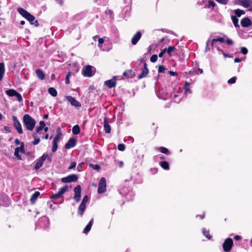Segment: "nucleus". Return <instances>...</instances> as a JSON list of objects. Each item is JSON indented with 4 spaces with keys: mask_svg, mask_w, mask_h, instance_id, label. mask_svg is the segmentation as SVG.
<instances>
[{
    "mask_svg": "<svg viewBox=\"0 0 252 252\" xmlns=\"http://www.w3.org/2000/svg\"><path fill=\"white\" fill-rule=\"evenodd\" d=\"M195 72H196V74L199 75V74H202V73L203 72V69H201V68H198V69L196 70Z\"/></svg>",
    "mask_w": 252,
    "mask_h": 252,
    "instance_id": "obj_56",
    "label": "nucleus"
},
{
    "mask_svg": "<svg viewBox=\"0 0 252 252\" xmlns=\"http://www.w3.org/2000/svg\"><path fill=\"white\" fill-rule=\"evenodd\" d=\"M242 239V237L241 236L236 235L234 237V239L235 241H240Z\"/></svg>",
    "mask_w": 252,
    "mask_h": 252,
    "instance_id": "obj_53",
    "label": "nucleus"
},
{
    "mask_svg": "<svg viewBox=\"0 0 252 252\" xmlns=\"http://www.w3.org/2000/svg\"><path fill=\"white\" fill-rule=\"evenodd\" d=\"M231 19L233 23V24L235 27H239V25L238 24L239 20L237 18L236 16H232Z\"/></svg>",
    "mask_w": 252,
    "mask_h": 252,
    "instance_id": "obj_31",
    "label": "nucleus"
},
{
    "mask_svg": "<svg viewBox=\"0 0 252 252\" xmlns=\"http://www.w3.org/2000/svg\"><path fill=\"white\" fill-rule=\"evenodd\" d=\"M88 200H89V197L87 195H86L84 196L81 204H83L84 205H86V203L88 201Z\"/></svg>",
    "mask_w": 252,
    "mask_h": 252,
    "instance_id": "obj_44",
    "label": "nucleus"
},
{
    "mask_svg": "<svg viewBox=\"0 0 252 252\" xmlns=\"http://www.w3.org/2000/svg\"><path fill=\"white\" fill-rule=\"evenodd\" d=\"M26 19L29 21L31 25H33L36 27H38L39 26L38 21L35 20V17L30 13L28 15Z\"/></svg>",
    "mask_w": 252,
    "mask_h": 252,
    "instance_id": "obj_15",
    "label": "nucleus"
},
{
    "mask_svg": "<svg viewBox=\"0 0 252 252\" xmlns=\"http://www.w3.org/2000/svg\"><path fill=\"white\" fill-rule=\"evenodd\" d=\"M5 131H6L7 132L9 133L11 132L10 128L8 126H4L3 127Z\"/></svg>",
    "mask_w": 252,
    "mask_h": 252,
    "instance_id": "obj_58",
    "label": "nucleus"
},
{
    "mask_svg": "<svg viewBox=\"0 0 252 252\" xmlns=\"http://www.w3.org/2000/svg\"><path fill=\"white\" fill-rule=\"evenodd\" d=\"M159 165L164 170H168L169 169V163L166 161H160Z\"/></svg>",
    "mask_w": 252,
    "mask_h": 252,
    "instance_id": "obj_26",
    "label": "nucleus"
},
{
    "mask_svg": "<svg viewBox=\"0 0 252 252\" xmlns=\"http://www.w3.org/2000/svg\"><path fill=\"white\" fill-rule=\"evenodd\" d=\"M86 205L80 204L78 207V214L82 217L85 211Z\"/></svg>",
    "mask_w": 252,
    "mask_h": 252,
    "instance_id": "obj_24",
    "label": "nucleus"
},
{
    "mask_svg": "<svg viewBox=\"0 0 252 252\" xmlns=\"http://www.w3.org/2000/svg\"><path fill=\"white\" fill-rule=\"evenodd\" d=\"M83 75L85 77H90L94 75L93 72V67L91 65H88L83 69Z\"/></svg>",
    "mask_w": 252,
    "mask_h": 252,
    "instance_id": "obj_10",
    "label": "nucleus"
},
{
    "mask_svg": "<svg viewBox=\"0 0 252 252\" xmlns=\"http://www.w3.org/2000/svg\"><path fill=\"white\" fill-rule=\"evenodd\" d=\"M89 166H91V167H92L94 170H95L97 171L99 170L100 169V166L97 164H93L90 163L89 164Z\"/></svg>",
    "mask_w": 252,
    "mask_h": 252,
    "instance_id": "obj_42",
    "label": "nucleus"
},
{
    "mask_svg": "<svg viewBox=\"0 0 252 252\" xmlns=\"http://www.w3.org/2000/svg\"><path fill=\"white\" fill-rule=\"evenodd\" d=\"M158 60V56L157 55H153L150 58V61L152 63L156 62Z\"/></svg>",
    "mask_w": 252,
    "mask_h": 252,
    "instance_id": "obj_46",
    "label": "nucleus"
},
{
    "mask_svg": "<svg viewBox=\"0 0 252 252\" xmlns=\"http://www.w3.org/2000/svg\"><path fill=\"white\" fill-rule=\"evenodd\" d=\"M43 129V128H42V127H41L39 126H37L36 128V132H35V133H36V134L37 135V133H39V132L40 131H41Z\"/></svg>",
    "mask_w": 252,
    "mask_h": 252,
    "instance_id": "obj_57",
    "label": "nucleus"
},
{
    "mask_svg": "<svg viewBox=\"0 0 252 252\" xmlns=\"http://www.w3.org/2000/svg\"><path fill=\"white\" fill-rule=\"evenodd\" d=\"M140 61L141 62L143 63L144 64L143 67L142 68L141 73L137 76V78L138 79H141L142 78L146 77L148 74L149 73V69L147 67L145 61L143 59H141Z\"/></svg>",
    "mask_w": 252,
    "mask_h": 252,
    "instance_id": "obj_5",
    "label": "nucleus"
},
{
    "mask_svg": "<svg viewBox=\"0 0 252 252\" xmlns=\"http://www.w3.org/2000/svg\"><path fill=\"white\" fill-rule=\"evenodd\" d=\"M223 56L225 58L228 57V58H232L233 56L232 55L227 54H223Z\"/></svg>",
    "mask_w": 252,
    "mask_h": 252,
    "instance_id": "obj_63",
    "label": "nucleus"
},
{
    "mask_svg": "<svg viewBox=\"0 0 252 252\" xmlns=\"http://www.w3.org/2000/svg\"><path fill=\"white\" fill-rule=\"evenodd\" d=\"M18 12L25 19L30 14L27 10L22 7H18L17 9Z\"/></svg>",
    "mask_w": 252,
    "mask_h": 252,
    "instance_id": "obj_21",
    "label": "nucleus"
},
{
    "mask_svg": "<svg viewBox=\"0 0 252 252\" xmlns=\"http://www.w3.org/2000/svg\"><path fill=\"white\" fill-rule=\"evenodd\" d=\"M150 171L152 174H156V173H157V172L158 171V169L156 167L152 168L151 169Z\"/></svg>",
    "mask_w": 252,
    "mask_h": 252,
    "instance_id": "obj_51",
    "label": "nucleus"
},
{
    "mask_svg": "<svg viewBox=\"0 0 252 252\" xmlns=\"http://www.w3.org/2000/svg\"><path fill=\"white\" fill-rule=\"evenodd\" d=\"M218 2L222 4H227V0H216Z\"/></svg>",
    "mask_w": 252,
    "mask_h": 252,
    "instance_id": "obj_54",
    "label": "nucleus"
},
{
    "mask_svg": "<svg viewBox=\"0 0 252 252\" xmlns=\"http://www.w3.org/2000/svg\"><path fill=\"white\" fill-rule=\"evenodd\" d=\"M62 135V132L59 130L58 131L57 134L54 138L53 141H57V142H58Z\"/></svg>",
    "mask_w": 252,
    "mask_h": 252,
    "instance_id": "obj_39",
    "label": "nucleus"
},
{
    "mask_svg": "<svg viewBox=\"0 0 252 252\" xmlns=\"http://www.w3.org/2000/svg\"><path fill=\"white\" fill-rule=\"evenodd\" d=\"M131 73H132V70L129 69V70H127L124 71L123 75L124 76H125L126 77H129L131 75Z\"/></svg>",
    "mask_w": 252,
    "mask_h": 252,
    "instance_id": "obj_40",
    "label": "nucleus"
},
{
    "mask_svg": "<svg viewBox=\"0 0 252 252\" xmlns=\"http://www.w3.org/2000/svg\"><path fill=\"white\" fill-rule=\"evenodd\" d=\"M21 150V152H24V143H21L20 147H16L14 151V156L17 158L18 159H21V156L19 155V152Z\"/></svg>",
    "mask_w": 252,
    "mask_h": 252,
    "instance_id": "obj_14",
    "label": "nucleus"
},
{
    "mask_svg": "<svg viewBox=\"0 0 252 252\" xmlns=\"http://www.w3.org/2000/svg\"><path fill=\"white\" fill-rule=\"evenodd\" d=\"M169 73L172 76H177L178 75V73L177 72L172 71H169Z\"/></svg>",
    "mask_w": 252,
    "mask_h": 252,
    "instance_id": "obj_61",
    "label": "nucleus"
},
{
    "mask_svg": "<svg viewBox=\"0 0 252 252\" xmlns=\"http://www.w3.org/2000/svg\"><path fill=\"white\" fill-rule=\"evenodd\" d=\"M98 41L99 44H101L104 43V40L103 38H100L98 39Z\"/></svg>",
    "mask_w": 252,
    "mask_h": 252,
    "instance_id": "obj_64",
    "label": "nucleus"
},
{
    "mask_svg": "<svg viewBox=\"0 0 252 252\" xmlns=\"http://www.w3.org/2000/svg\"><path fill=\"white\" fill-rule=\"evenodd\" d=\"M225 42L227 43L228 45H232L233 44L232 40L229 39H227L226 40H225Z\"/></svg>",
    "mask_w": 252,
    "mask_h": 252,
    "instance_id": "obj_59",
    "label": "nucleus"
},
{
    "mask_svg": "<svg viewBox=\"0 0 252 252\" xmlns=\"http://www.w3.org/2000/svg\"><path fill=\"white\" fill-rule=\"evenodd\" d=\"M94 223V219H92L89 223L86 225L83 230V233L87 234L91 229L92 226Z\"/></svg>",
    "mask_w": 252,
    "mask_h": 252,
    "instance_id": "obj_20",
    "label": "nucleus"
},
{
    "mask_svg": "<svg viewBox=\"0 0 252 252\" xmlns=\"http://www.w3.org/2000/svg\"><path fill=\"white\" fill-rule=\"evenodd\" d=\"M236 77H233L231 78L230 79H229L228 80V83L229 84H234L236 82Z\"/></svg>",
    "mask_w": 252,
    "mask_h": 252,
    "instance_id": "obj_49",
    "label": "nucleus"
},
{
    "mask_svg": "<svg viewBox=\"0 0 252 252\" xmlns=\"http://www.w3.org/2000/svg\"><path fill=\"white\" fill-rule=\"evenodd\" d=\"M72 133L74 135H77L80 132V128L78 125H75L73 126L72 129Z\"/></svg>",
    "mask_w": 252,
    "mask_h": 252,
    "instance_id": "obj_27",
    "label": "nucleus"
},
{
    "mask_svg": "<svg viewBox=\"0 0 252 252\" xmlns=\"http://www.w3.org/2000/svg\"><path fill=\"white\" fill-rule=\"evenodd\" d=\"M74 195L73 197L74 199L76 202L80 201L81 199V187L80 185H77L74 188Z\"/></svg>",
    "mask_w": 252,
    "mask_h": 252,
    "instance_id": "obj_8",
    "label": "nucleus"
},
{
    "mask_svg": "<svg viewBox=\"0 0 252 252\" xmlns=\"http://www.w3.org/2000/svg\"><path fill=\"white\" fill-rule=\"evenodd\" d=\"M14 96H16L17 97V100L19 102H21L23 100V98L21 95V94L17 92Z\"/></svg>",
    "mask_w": 252,
    "mask_h": 252,
    "instance_id": "obj_43",
    "label": "nucleus"
},
{
    "mask_svg": "<svg viewBox=\"0 0 252 252\" xmlns=\"http://www.w3.org/2000/svg\"><path fill=\"white\" fill-rule=\"evenodd\" d=\"M39 124H40L39 126H40L42 128H43L45 126V123L44 121H40L39 123Z\"/></svg>",
    "mask_w": 252,
    "mask_h": 252,
    "instance_id": "obj_60",
    "label": "nucleus"
},
{
    "mask_svg": "<svg viewBox=\"0 0 252 252\" xmlns=\"http://www.w3.org/2000/svg\"><path fill=\"white\" fill-rule=\"evenodd\" d=\"M46 159L49 161L51 160V158L49 157L47 154H43L42 156L37 160L34 166V169L36 170L39 169L42 166L44 161Z\"/></svg>",
    "mask_w": 252,
    "mask_h": 252,
    "instance_id": "obj_2",
    "label": "nucleus"
},
{
    "mask_svg": "<svg viewBox=\"0 0 252 252\" xmlns=\"http://www.w3.org/2000/svg\"><path fill=\"white\" fill-rule=\"evenodd\" d=\"M68 189L67 185H65L64 187L60 189L58 192L53 194L51 196V199L52 200H56L61 197L66 191H67Z\"/></svg>",
    "mask_w": 252,
    "mask_h": 252,
    "instance_id": "obj_6",
    "label": "nucleus"
},
{
    "mask_svg": "<svg viewBox=\"0 0 252 252\" xmlns=\"http://www.w3.org/2000/svg\"><path fill=\"white\" fill-rule=\"evenodd\" d=\"M241 2L244 7L248 8L250 6L251 1L250 0H243Z\"/></svg>",
    "mask_w": 252,
    "mask_h": 252,
    "instance_id": "obj_32",
    "label": "nucleus"
},
{
    "mask_svg": "<svg viewBox=\"0 0 252 252\" xmlns=\"http://www.w3.org/2000/svg\"><path fill=\"white\" fill-rule=\"evenodd\" d=\"M71 71L67 72L66 77H65V83L66 84H70L69 77L71 76Z\"/></svg>",
    "mask_w": 252,
    "mask_h": 252,
    "instance_id": "obj_38",
    "label": "nucleus"
},
{
    "mask_svg": "<svg viewBox=\"0 0 252 252\" xmlns=\"http://www.w3.org/2000/svg\"><path fill=\"white\" fill-rule=\"evenodd\" d=\"M157 150L165 154L169 155V150L164 147H160L157 148Z\"/></svg>",
    "mask_w": 252,
    "mask_h": 252,
    "instance_id": "obj_28",
    "label": "nucleus"
},
{
    "mask_svg": "<svg viewBox=\"0 0 252 252\" xmlns=\"http://www.w3.org/2000/svg\"><path fill=\"white\" fill-rule=\"evenodd\" d=\"M17 91L14 89H9L5 91L6 94L9 96H14Z\"/></svg>",
    "mask_w": 252,
    "mask_h": 252,
    "instance_id": "obj_29",
    "label": "nucleus"
},
{
    "mask_svg": "<svg viewBox=\"0 0 252 252\" xmlns=\"http://www.w3.org/2000/svg\"><path fill=\"white\" fill-rule=\"evenodd\" d=\"M40 193L38 191H35L31 196L30 198V202L31 204H33L36 201L38 197L40 196Z\"/></svg>",
    "mask_w": 252,
    "mask_h": 252,
    "instance_id": "obj_19",
    "label": "nucleus"
},
{
    "mask_svg": "<svg viewBox=\"0 0 252 252\" xmlns=\"http://www.w3.org/2000/svg\"><path fill=\"white\" fill-rule=\"evenodd\" d=\"M58 149V142L55 141H53V146L52 148V151L53 153H55L57 151Z\"/></svg>",
    "mask_w": 252,
    "mask_h": 252,
    "instance_id": "obj_37",
    "label": "nucleus"
},
{
    "mask_svg": "<svg viewBox=\"0 0 252 252\" xmlns=\"http://www.w3.org/2000/svg\"><path fill=\"white\" fill-rule=\"evenodd\" d=\"M219 41L221 43H224L225 41V40L224 38L221 37H219L217 38L213 39L212 42V45L215 42Z\"/></svg>",
    "mask_w": 252,
    "mask_h": 252,
    "instance_id": "obj_35",
    "label": "nucleus"
},
{
    "mask_svg": "<svg viewBox=\"0 0 252 252\" xmlns=\"http://www.w3.org/2000/svg\"><path fill=\"white\" fill-rule=\"evenodd\" d=\"M215 5H216V4L213 1L210 0L209 1V7L211 6L213 8H214L215 6Z\"/></svg>",
    "mask_w": 252,
    "mask_h": 252,
    "instance_id": "obj_55",
    "label": "nucleus"
},
{
    "mask_svg": "<svg viewBox=\"0 0 252 252\" xmlns=\"http://www.w3.org/2000/svg\"><path fill=\"white\" fill-rule=\"evenodd\" d=\"M78 179V177L76 174H70L66 177H63L61 179L63 183H70L77 182Z\"/></svg>",
    "mask_w": 252,
    "mask_h": 252,
    "instance_id": "obj_7",
    "label": "nucleus"
},
{
    "mask_svg": "<svg viewBox=\"0 0 252 252\" xmlns=\"http://www.w3.org/2000/svg\"><path fill=\"white\" fill-rule=\"evenodd\" d=\"M66 98L70 102L71 105L76 107H80L81 106V103L72 96H67Z\"/></svg>",
    "mask_w": 252,
    "mask_h": 252,
    "instance_id": "obj_11",
    "label": "nucleus"
},
{
    "mask_svg": "<svg viewBox=\"0 0 252 252\" xmlns=\"http://www.w3.org/2000/svg\"><path fill=\"white\" fill-rule=\"evenodd\" d=\"M233 246V241L230 238H226L223 242L222 247L225 252H229Z\"/></svg>",
    "mask_w": 252,
    "mask_h": 252,
    "instance_id": "obj_3",
    "label": "nucleus"
},
{
    "mask_svg": "<svg viewBox=\"0 0 252 252\" xmlns=\"http://www.w3.org/2000/svg\"><path fill=\"white\" fill-rule=\"evenodd\" d=\"M106 190V181L104 177H102L98 183L97 192L101 194L105 192Z\"/></svg>",
    "mask_w": 252,
    "mask_h": 252,
    "instance_id": "obj_4",
    "label": "nucleus"
},
{
    "mask_svg": "<svg viewBox=\"0 0 252 252\" xmlns=\"http://www.w3.org/2000/svg\"><path fill=\"white\" fill-rule=\"evenodd\" d=\"M23 123L27 129L32 131L35 126L36 122L30 115L25 114L23 117Z\"/></svg>",
    "mask_w": 252,
    "mask_h": 252,
    "instance_id": "obj_1",
    "label": "nucleus"
},
{
    "mask_svg": "<svg viewBox=\"0 0 252 252\" xmlns=\"http://www.w3.org/2000/svg\"><path fill=\"white\" fill-rule=\"evenodd\" d=\"M126 149V146L124 144H119L118 146V149L120 151H124Z\"/></svg>",
    "mask_w": 252,
    "mask_h": 252,
    "instance_id": "obj_45",
    "label": "nucleus"
},
{
    "mask_svg": "<svg viewBox=\"0 0 252 252\" xmlns=\"http://www.w3.org/2000/svg\"><path fill=\"white\" fill-rule=\"evenodd\" d=\"M241 24L243 27H249L252 25V22L249 18L245 17L241 20Z\"/></svg>",
    "mask_w": 252,
    "mask_h": 252,
    "instance_id": "obj_18",
    "label": "nucleus"
},
{
    "mask_svg": "<svg viewBox=\"0 0 252 252\" xmlns=\"http://www.w3.org/2000/svg\"><path fill=\"white\" fill-rule=\"evenodd\" d=\"M190 84L189 82H186L185 84L184 85V89L186 92H189L191 93V91L189 89Z\"/></svg>",
    "mask_w": 252,
    "mask_h": 252,
    "instance_id": "obj_41",
    "label": "nucleus"
},
{
    "mask_svg": "<svg viewBox=\"0 0 252 252\" xmlns=\"http://www.w3.org/2000/svg\"><path fill=\"white\" fill-rule=\"evenodd\" d=\"M77 142V140L73 137L70 138L67 142L65 144L64 147L66 149H70L73 147H74Z\"/></svg>",
    "mask_w": 252,
    "mask_h": 252,
    "instance_id": "obj_13",
    "label": "nucleus"
},
{
    "mask_svg": "<svg viewBox=\"0 0 252 252\" xmlns=\"http://www.w3.org/2000/svg\"><path fill=\"white\" fill-rule=\"evenodd\" d=\"M48 92L53 96L55 97L57 95V92L54 88H49L48 89Z\"/></svg>",
    "mask_w": 252,
    "mask_h": 252,
    "instance_id": "obj_30",
    "label": "nucleus"
},
{
    "mask_svg": "<svg viewBox=\"0 0 252 252\" xmlns=\"http://www.w3.org/2000/svg\"><path fill=\"white\" fill-rule=\"evenodd\" d=\"M241 52L244 55H246L248 53V49L245 47H242Z\"/></svg>",
    "mask_w": 252,
    "mask_h": 252,
    "instance_id": "obj_50",
    "label": "nucleus"
},
{
    "mask_svg": "<svg viewBox=\"0 0 252 252\" xmlns=\"http://www.w3.org/2000/svg\"><path fill=\"white\" fill-rule=\"evenodd\" d=\"M5 72L4 64L0 63V81L2 80Z\"/></svg>",
    "mask_w": 252,
    "mask_h": 252,
    "instance_id": "obj_22",
    "label": "nucleus"
},
{
    "mask_svg": "<svg viewBox=\"0 0 252 252\" xmlns=\"http://www.w3.org/2000/svg\"><path fill=\"white\" fill-rule=\"evenodd\" d=\"M166 68L163 65H159L158 68V72L159 73L163 72L165 70H166Z\"/></svg>",
    "mask_w": 252,
    "mask_h": 252,
    "instance_id": "obj_47",
    "label": "nucleus"
},
{
    "mask_svg": "<svg viewBox=\"0 0 252 252\" xmlns=\"http://www.w3.org/2000/svg\"><path fill=\"white\" fill-rule=\"evenodd\" d=\"M104 128L106 133H110L111 131V126L109 125L108 119L105 117L104 119Z\"/></svg>",
    "mask_w": 252,
    "mask_h": 252,
    "instance_id": "obj_16",
    "label": "nucleus"
},
{
    "mask_svg": "<svg viewBox=\"0 0 252 252\" xmlns=\"http://www.w3.org/2000/svg\"><path fill=\"white\" fill-rule=\"evenodd\" d=\"M166 51V48H164V49L162 50L161 51V52L159 53L158 57L159 58H161L163 56V55H164V54L165 53Z\"/></svg>",
    "mask_w": 252,
    "mask_h": 252,
    "instance_id": "obj_52",
    "label": "nucleus"
},
{
    "mask_svg": "<svg viewBox=\"0 0 252 252\" xmlns=\"http://www.w3.org/2000/svg\"><path fill=\"white\" fill-rule=\"evenodd\" d=\"M141 37V33L140 32H137L133 36L131 39V43L133 45L137 44Z\"/></svg>",
    "mask_w": 252,
    "mask_h": 252,
    "instance_id": "obj_17",
    "label": "nucleus"
},
{
    "mask_svg": "<svg viewBox=\"0 0 252 252\" xmlns=\"http://www.w3.org/2000/svg\"><path fill=\"white\" fill-rule=\"evenodd\" d=\"M55 1L57 3H58L61 6H62L63 3V0H55Z\"/></svg>",
    "mask_w": 252,
    "mask_h": 252,
    "instance_id": "obj_62",
    "label": "nucleus"
},
{
    "mask_svg": "<svg viewBox=\"0 0 252 252\" xmlns=\"http://www.w3.org/2000/svg\"><path fill=\"white\" fill-rule=\"evenodd\" d=\"M116 78V76H114L112 79L105 81L104 82V84L109 88H112L115 87L117 84Z\"/></svg>",
    "mask_w": 252,
    "mask_h": 252,
    "instance_id": "obj_12",
    "label": "nucleus"
},
{
    "mask_svg": "<svg viewBox=\"0 0 252 252\" xmlns=\"http://www.w3.org/2000/svg\"><path fill=\"white\" fill-rule=\"evenodd\" d=\"M12 119L13 121V125L15 129L17 130L19 134H22L23 133V131L22 128V126L17 118L16 116L13 115Z\"/></svg>",
    "mask_w": 252,
    "mask_h": 252,
    "instance_id": "obj_9",
    "label": "nucleus"
},
{
    "mask_svg": "<svg viewBox=\"0 0 252 252\" xmlns=\"http://www.w3.org/2000/svg\"><path fill=\"white\" fill-rule=\"evenodd\" d=\"M234 12L235 13V16L238 17H240L242 15L245 14L244 11L243 10H241L240 9H237L235 10Z\"/></svg>",
    "mask_w": 252,
    "mask_h": 252,
    "instance_id": "obj_33",
    "label": "nucleus"
},
{
    "mask_svg": "<svg viewBox=\"0 0 252 252\" xmlns=\"http://www.w3.org/2000/svg\"><path fill=\"white\" fill-rule=\"evenodd\" d=\"M203 233L205 237L208 239H211L212 238V236L210 234L209 230H206V229H203Z\"/></svg>",
    "mask_w": 252,
    "mask_h": 252,
    "instance_id": "obj_34",
    "label": "nucleus"
},
{
    "mask_svg": "<svg viewBox=\"0 0 252 252\" xmlns=\"http://www.w3.org/2000/svg\"><path fill=\"white\" fill-rule=\"evenodd\" d=\"M36 74L37 77L40 80H43L45 78V75L43 71L40 69L35 70Z\"/></svg>",
    "mask_w": 252,
    "mask_h": 252,
    "instance_id": "obj_23",
    "label": "nucleus"
},
{
    "mask_svg": "<svg viewBox=\"0 0 252 252\" xmlns=\"http://www.w3.org/2000/svg\"><path fill=\"white\" fill-rule=\"evenodd\" d=\"M32 137L34 139V140L32 142V144L33 145H36L39 144V143L40 141V139L38 137L37 135L36 134V133H33L32 134Z\"/></svg>",
    "mask_w": 252,
    "mask_h": 252,
    "instance_id": "obj_25",
    "label": "nucleus"
},
{
    "mask_svg": "<svg viewBox=\"0 0 252 252\" xmlns=\"http://www.w3.org/2000/svg\"><path fill=\"white\" fill-rule=\"evenodd\" d=\"M76 165V163L75 161H72L70 163V165L68 167V169L71 170L72 169H73L75 167Z\"/></svg>",
    "mask_w": 252,
    "mask_h": 252,
    "instance_id": "obj_48",
    "label": "nucleus"
},
{
    "mask_svg": "<svg viewBox=\"0 0 252 252\" xmlns=\"http://www.w3.org/2000/svg\"><path fill=\"white\" fill-rule=\"evenodd\" d=\"M176 49V48L175 46H169L168 47L167 49V53L169 57H171L172 56L171 52L174 51Z\"/></svg>",
    "mask_w": 252,
    "mask_h": 252,
    "instance_id": "obj_36",
    "label": "nucleus"
}]
</instances>
